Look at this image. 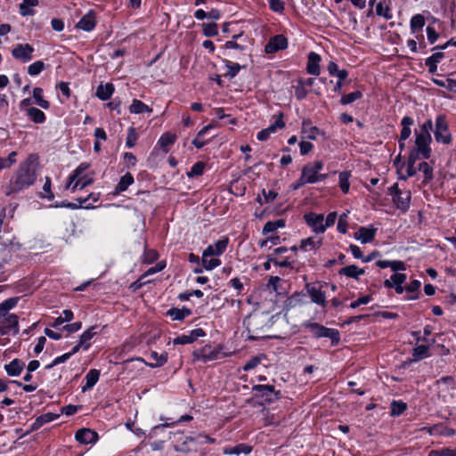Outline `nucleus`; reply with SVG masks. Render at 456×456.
<instances>
[{
    "label": "nucleus",
    "instance_id": "f257e3e1",
    "mask_svg": "<svg viewBox=\"0 0 456 456\" xmlns=\"http://www.w3.org/2000/svg\"><path fill=\"white\" fill-rule=\"evenodd\" d=\"M37 166L38 156L29 154L13 171L4 186V194L6 196L17 195L34 185L37 177Z\"/></svg>",
    "mask_w": 456,
    "mask_h": 456
},
{
    "label": "nucleus",
    "instance_id": "f03ea898",
    "mask_svg": "<svg viewBox=\"0 0 456 456\" xmlns=\"http://www.w3.org/2000/svg\"><path fill=\"white\" fill-rule=\"evenodd\" d=\"M302 327L308 330L315 338H330L332 345H337L340 340L339 332L336 329L327 328L320 323L311 321L304 322L302 323Z\"/></svg>",
    "mask_w": 456,
    "mask_h": 456
},
{
    "label": "nucleus",
    "instance_id": "7ed1b4c3",
    "mask_svg": "<svg viewBox=\"0 0 456 456\" xmlns=\"http://www.w3.org/2000/svg\"><path fill=\"white\" fill-rule=\"evenodd\" d=\"M323 169V163L321 160H316L305 165L301 172V182L307 183H316L327 178L326 174H322Z\"/></svg>",
    "mask_w": 456,
    "mask_h": 456
},
{
    "label": "nucleus",
    "instance_id": "20e7f679",
    "mask_svg": "<svg viewBox=\"0 0 456 456\" xmlns=\"http://www.w3.org/2000/svg\"><path fill=\"white\" fill-rule=\"evenodd\" d=\"M387 194L391 197L392 202L397 209L403 213L408 211L411 199L410 191H402L397 183H394L388 188Z\"/></svg>",
    "mask_w": 456,
    "mask_h": 456
},
{
    "label": "nucleus",
    "instance_id": "39448f33",
    "mask_svg": "<svg viewBox=\"0 0 456 456\" xmlns=\"http://www.w3.org/2000/svg\"><path fill=\"white\" fill-rule=\"evenodd\" d=\"M322 284L312 282L305 284V290L311 298V302L325 309L328 304L326 293L322 290Z\"/></svg>",
    "mask_w": 456,
    "mask_h": 456
},
{
    "label": "nucleus",
    "instance_id": "423d86ee",
    "mask_svg": "<svg viewBox=\"0 0 456 456\" xmlns=\"http://www.w3.org/2000/svg\"><path fill=\"white\" fill-rule=\"evenodd\" d=\"M434 134L436 141L439 143L450 144L452 142L449 126L444 115H438L436 117Z\"/></svg>",
    "mask_w": 456,
    "mask_h": 456
},
{
    "label": "nucleus",
    "instance_id": "0eeeda50",
    "mask_svg": "<svg viewBox=\"0 0 456 456\" xmlns=\"http://www.w3.org/2000/svg\"><path fill=\"white\" fill-rule=\"evenodd\" d=\"M431 134L415 131V148L420 151L422 159H429L431 154Z\"/></svg>",
    "mask_w": 456,
    "mask_h": 456
},
{
    "label": "nucleus",
    "instance_id": "6e6552de",
    "mask_svg": "<svg viewBox=\"0 0 456 456\" xmlns=\"http://www.w3.org/2000/svg\"><path fill=\"white\" fill-rule=\"evenodd\" d=\"M306 224L315 233H324L326 231L324 225V216L314 212L306 213L304 216Z\"/></svg>",
    "mask_w": 456,
    "mask_h": 456
},
{
    "label": "nucleus",
    "instance_id": "1a4fd4ad",
    "mask_svg": "<svg viewBox=\"0 0 456 456\" xmlns=\"http://www.w3.org/2000/svg\"><path fill=\"white\" fill-rule=\"evenodd\" d=\"M34 51V47L28 43L17 44L12 50V55L14 59L26 63L33 59Z\"/></svg>",
    "mask_w": 456,
    "mask_h": 456
},
{
    "label": "nucleus",
    "instance_id": "9d476101",
    "mask_svg": "<svg viewBox=\"0 0 456 456\" xmlns=\"http://www.w3.org/2000/svg\"><path fill=\"white\" fill-rule=\"evenodd\" d=\"M219 353L220 352L218 349L213 348L211 346L207 345L200 349L195 350L192 355L194 360L207 362L217 359Z\"/></svg>",
    "mask_w": 456,
    "mask_h": 456
},
{
    "label": "nucleus",
    "instance_id": "9b49d317",
    "mask_svg": "<svg viewBox=\"0 0 456 456\" xmlns=\"http://www.w3.org/2000/svg\"><path fill=\"white\" fill-rule=\"evenodd\" d=\"M59 417V414L53 412L41 414L40 416L36 418L35 421L30 425V428L26 432H24V434L21 435L20 437H24L29 435L30 433L38 430L45 424L50 423L57 419Z\"/></svg>",
    "mask_w": 456,
    "mask_h": 456
},
{
    "label": "nucleus",
    "instance_id": "f8f14e48",
    "mask_svg": "<svg viewBox=\"0 0 456 456\" xmlns=\"http://www.w3.org/2000/svg\"><path fill=\"white\" fill-rule=\"evenodd\" d=\"M75 439L81 444H93L97 442L99 436L91 428H82L75 433Z\"/></svg>",
    "mask_w": 456,
    "mask_h": 456
},
{
    "label": "nucleus",
    "instance_id": "ddd939ff",
    "mask_svg": "<svg viewBox=\"0 0 456 456\" xmlns=\"http://www.w3.org/2000/svg\"><path fill=\"white\" fill-rule=\"evenodd\" d=\"M228 244L229 239L227 237H223L214 244L208 245L203 250V252H205V256H216L218 258V256H222L225 252Z\"/></svg>",
    "mask_w": 456,
    "mask_h": 456
},
{
    "label": "nucleus",
    "instance_id": "4468645a",
    "mask_svg": "<svg viewBox=\"0 0 456 456\" xmlns=\"http://www.w3.org/2000/svg\"><path fill=\"white\" fill-rule=\"evenodd\" d=\"M407 276L405 273H395L390 279L386 280L384 285L386 288H394L395 292L399 295L403 294L404 288L403 284L406 281Z\"/></svg>",
    "mask_w": 456,
    "mask_h": 456
},
{
    "label": "nucleus",
    "instance_id": "2eb2a0df",
    "mask_svg": "<svg viewBox=\"0 0 456 456\" xmlns=\"http://www.w3.org/2000/svg\"><path fill=\"white\" fill-rule=\"evenodd\" d=\"M287 38L283 35H277L272 37L270 41L266 44L265 51L266 53H273L280 50L287 48Z\"/></svg>",
    "mask_w": 456,
    "mask_h": 456
},
{
    "label": "nucleus",
    "instance_id": "dca6fc26",
    "mask_svg": "<svg viewBox=\"0 0 456 456\" xmlns=\"http://www.w3.org/2000/svg\"><path fill=\"white\" fill-rule=\"evenodd\" d=\"M377 228H374L373 226H362L354 233V238L356 240H359L362 244H367L374 240Z\"/></svg>",
    "mask_w": 456,
    "mask_h": 456
},
{
    "label": "nucleus",
    "instance_id": "f3484780",
    "mask_svg": "<svg viewBox=\"0 0 456 456\" xmlns=\"http://www.w3.org/2000/svg\"><path fill=\"white\" fill-rule=\"evenodd\" d=\"M254 391L258 393L268 403H272L279 398V392L274 391V387L270 385H256L253 387Z\"/></svg>",
    "mask_w": 456,
    "mask_h": 456
},
{
    "label": "nucleus",
    "instance_id": "a211bd4d",
    "mask_svg": "<svg viewBox=\"0 0 456 456\" xmlns=\"http://www.w3.org/2000/svg\"><path fill=\"white\" fill-rule=\"evenodd\" d=\"M305 294L303 291H296L284 301V309L289 311L305 304Z\"/></svg>",
    "mask_w": 456,
    "mask_h": 456
},
{
    "label": "nucleus",
    "instance_id": "6ab92c4d",
    "mask_svg": "<svg viewBox=\"0 0 456 456\" xmlns=\"http://www.w3.org/2000/svg\"><path fill=\"white\" fill-rule=\"evenodd\" d=\"M321 56L314 53L310 52L307 57L306 71L313 76H319L321 72L320 62Z\"/></svg>",
    "mask_w": 456,
    "mask_h": 456
},
{
    "label": "nucleus",
    "instance_id": "aec40b11",
    "mask_svg": "<svg viewBox=\"0 0 456 456\" xmlns=\"http://www.w3.org/2000/svg\"><path fill=\"white\" fill-rule=\"evenodd\" d=\"M253 450V447L248 444H238L235 446H225L223 448V453L225 455L240 456L248 455Z\"/></svg>",
    "mask_w": 456,
    "mask_h": 456
},
{
    "label": "nucleus",
    "instance_id": "412c9836",
    "mask_svg": "<svg viewBox=\"0 0 456 456\" xmlns=\"http://www.w3.org/2000/svg\"><path fill=\"white\" fill-rule=\"evenodd\" d=\"M96 25L95 15L93 11L85 14L77 23V28L84 31H92Z\"/></svg>",
    "mask_w": 456,
    "mask_h": 456
},
{
    "label": "nucleus",
    "instance_id": "4be33fe9",
    "mask_svg": "<svg viewBox=\"0 0 456 456\" xmlns=\"http://www.w3.org/2000/svg\"><path fill=\"white\" fill-rule=\"evenodd\" d=\"M78 201V204L73 203V202H67V205H64V208H70V209H77L79 208H90L93 207V202L97 201V198L94 196L93 193L89 194L86 198L79 197L77 200Z\"/></svg>",
    "mask_w": 456,
    "mask_h": 456
},
{
    "label": "nucleus",
    "instance_id": "5701e85b",
    "mask_svg": "<svg viewBox=\"0 0 456 456\" xmlns=\"http://www.w3.org/2000/svg\"><path fill=\"white\" fill-rule=\"evenodd\" d=\"M24 367V362L20 359L15 358L4 365V370L9 377H18L21 374Z\"/></svg>",
    "mask_w": 456,
    "mask_h": 456
},
{
    "label": "nucleus",
    "instance_id": "b1692460",
    "mask_svg": "<svg viewBox=\"0 0 456 456\" xmlns=\"http://www.w3.org/2000/svg\"><path fill=\"white\" fill-rule=\"evenodd\" d=\"M39 4V0H22L19 4V12L22 17L33 16L36 14V11L33 7Z\"/></svg>",
    "mask_w": 456,
    "mask_h": 456
},
{
    "label": "nucleus",
    "instance_id": "393cba45",
    "mask_svg": "<svg viewBox=\"0 0 456 456\" xmlns=\"http://www.w3.org/2000/svg\"><path fill=\"white\" fill-rule=\"evenodd\" d=\"M150 362L147 363L151 368H157L163 366L167 362V354H159L156 351H151L149 354Z\"/></svg>",
    "mask_w": 456,
    "mask_h": 456
},
{
    "label": "nucleus",
    "instance_id": "a878e982",
    "mask_svg": "<svg viewBox=\"0 0 456 456\" xmlns=\"http://www.w3.org/2000/svg\"><path fill=\"white\" fill-rule=\"evenodd\" d=\"M99 377H100V370H98L96 369L90 370L85 377L86 384H85V386L82 387V391L86 392L87 390L92 389L95 386V384L98 382Z\"/></svg>",
    "mask_w": 456,
    "mask_h": 456
},
{
    "label": "nucleus",
    "instance_id": "bb28decb",
    "mask_svg": "<svg viewBox=\"0 0 456 456\" xmlns=\"http://www.w3.org/2000/svg\"><path fill=\"white\" fill-rule=\"evenodd\" d=\"M425 26V18L422 14H415L411 17L410 21V28L412 34H416V37L418 38V34L422 32V28Z\"/></svg>",
    "mask_w": 456,
    "mask_h": 456
},
{
    "label": "nucleus",
    "instance_id": "cd10ccee",
    "mask_svg": "<svg viewBox=\"0 0 456 456\" xmlns=\"http://www.w3.org/2000/svg\"><path fill=\"white\" fill-rule=\"evenodd\" d=\"M97 326H92L86 330L79 337L80 345H83L84 350H88L91 343L90 340L97 334Z\"/></svg>",
    "mask_w": 456,
    "mask_h": 456
},
{
    "label": "nucleus",
    "instance_id": "c85d7f7f",
    "mask_svg": "<svg viewBox=\"0 0 456 456\" xmlns=\"http://www.w3.org/2000/svg\"><path fill=\"white\" fill-rule=\"evenodd\" d=\"M26 113L30 120L36 124H43L46 120L45 112L36 107L27 108Z\"/></svg>",
    "mask_w": 456,
    "mask_h": 456
},
{
    "label": "nucleus",
    "instance_id": "c756f323",
    "mask_svg": "<svg viewBox=\"0 0 456 456\" xmlns=\"http://www.w3.org/2000/svg\"><path fill=\"white\" fill-rule=\"evenodd\" d=\"M191 314V311L189 308H171L167 310V315L169 316L173 321H183L186 317Z\"/></svg>",
    "mask_w": 456,
    "mask_h": 456
},
{
    "label": "nucleus",
    "instance_id": "7c9ffc66",
    "mask_svg": "<svg viewBox=\"0 0 456 456\" xmlns=\"http://www.w3.org/2000/svg\"><path fill=\"white\" fill-rule=\"evenodd\" d=\"M444 54L442 52L433 53L426 59L425 65L428 67L429 73H435L437 70V64L444 59Z\"/></svg>",
    "mask_w": 456,
    "mask_h": 456
},
{
    "label": "nucleus",
    "instance_id": "2f4dec72",
    "mask_svg": "<svg viewBox=\"0 0 456 456\" xmlns=\"http://www.w3.org/2000/svg\"><path fill=\"white\" fill-rule=\"evenodd\" d=\"M364 270L357 267L354 265H347L339 270L338 273L340 275H345L348 278H353L358 280L359 277L364 274Z\"/></svg>",
    "mask_w": 456,
    "mask_h": 456
},
{
    "label": "nucleus",
    "instance_id": "473e14b6",
    "mask_svg": "<svg viewBox=\"0 0 456 456\" xmlns=\"http://www.w3.org/2000/svg\"><path fill=\"white\" fill-rule=\"evenodd\" d=\"M302 134L303 137L308 140H315L319 134V129L316 126H312V123L308 120H304L302 123Z\"/></svg>",
    "mask_w": 456,
    "mask_h": 456
},
{
    "label": "nucleus",
    "instance_id": "72a5a7b5",
    "mask_svg": "<svg viewBox=\"0 0 456 456\" xmlns=\"http://www.w3.org/2000/svg\"><path fill=\"white\" fill-rule=\"evenodd\" d=\"M322 244V239L316 240L315 238L310 237L301 240L300 249L307 252L319 248Z\"/></svg>",
    "mask_w": 456,
    "mask_h": 456
},
{
    "label": "nucleus",
    "instance_id": "f704fd0d",
    "mask_svg": "<svg viewBox=\"0 0 456 456\" xmlns=\"http://www.w3.org/2000/svg\"><path fill=\"white\" fill-rule=\"evenodd\" d=\"M114 92V86L111 83H107L106 85L101 84L96 90L95 95L102 100L106 101L110 98Z\"/></svg>",
    "mask_w": 456,
    "mask_h": 456
},
{
    "label": "nucleus",
    "instance_id": "c9c22d12",
    "mask_svg": "<svg viewBox=\"0 0 456 456\" xmlns=\"http://www.w3.org/2000/svg\"><path fill=\"white\" fill-rule=\"evenodd\" d=\"M134 182V176L129 172H126L120 177L118 184L116 185V194L126 191L128 186L133 184Z\"/></svg>",
    "mask_w": 456,
    "mask_h": 456
},
{
    "label": "nucleus",
    "instance_id": "e433bc0d",
    "mask_svg": "<svg viewBox=\"0 0 456 456\" xmlns=\"http://www.w3.org/2000/svg\"><path fill=\"white\" fill-rule=\"evenodd\" d=\"M201 264L205 270L211 271L221 265V260L216 256H205V252H202Z\"/></svg>",
    "mask_w": 456,
    "mask_h": 456
},
{
    "label": "nucleus",
    "instance_id": "4c0bfd02",
    "mask_svg": "<svg viewBox=\"0 0 456 456\" xmlns=\"http://www.w3.org/2000/svg\"><path fill=\"white\" fill-rule=\"evenodd\" d=\"M43 93L44 90L41 87H35L33 89V98L37 105H38L42 109L48 110L51 104L47 100L44 99Z\"/></svg>",
    "mask_w": 456,
    "mask_h": 456
},
{
    "label": "nucleus",
    "instance_id": "58836bf2",
    "mask_svg": "<svg viewBox=\"0 0 456 456\" xmlns=\"http://www.w3.org/2000/svg\"><path fill=\"white\" fill-rule=\"evenodd\" d=\"M130 112L134 114L149 113L152 112V109L146 105L144 102L139 100H134L129 107Z\"/></svg>",
    "mask_w": 456,
    "mask_h": 456
},
{
    "label": "nucleus",
    "instance_id": "ea45409f",
    "mask_svg": "<svg viewBox=\"0 0 456 456\" xmlns=\"http://www.w3.org/2000/svg\"><path fill=\"white\" fill-rule=\"evenodd\" d=\"M89 167V165L87 163H81L79 166H77L73 172L69 175L68 177V183L67 188H69L71 184L74 183L75 179L77 177H80L82 175H85V171Z\"/></svg>",
    "mask_w": 456,
    "mask_h": 456
},
{
    "label": "nucleus",
    "instance_id": "a19ab883",
    "mask_svg": "<svg viewBox=\"0 0 456 456\" xmlns=\"http://www.w3.org/2000/svg\"><path fill=\"white\" fill-rule=\"evenodd\" d=\"M283 227H285V221L283 219L269 221L264 225L262 233L264 235H266L268 233L273 232L277 231L278 229L283 228Z\"/></svg>",
    "mask_w": 456,
    "mask_h": 456
},
{
    "label": "nucleus",
    "instance_id": "79ce46f5",
    "mask_svg": "<svg viewBox=\"0 0 456 456\" xmlns=\"http://www.w3.org/2000/svg\"><path fill=\"white\" fill-rule=\"evenodd\" d=\"M327 69L330 76L337 77L339 80H344L348 76V72L346 69H339L338 64L333 61L328 64Z\"/></svg>",
    "mask_w": 456,
    "mask_h": 456
},
{
    "label": "nucleus",
    "instance_id": "37998d69",
    "mask_svg": "<svg viewBox=\"0 0 456 456\" xmlns=\"http://www.w3.org/2000/svg\"><path fill=\"white\" fill-rule=\"evenodd\" d=\"M93 183V178L87 176V175H82L80 177H77L75 179L74 183L71 184V186L69 188L71 190V191H75L77 190H82L87 185L91 184Z\"/></svg>",
    "mask_w": 456,
    "mask_h": 456
},
{
    "label": "nucleus",
    "instance_id": "c03bdc74",
    "mask_svg": "<svg viewBox=\"0 0 456 456\" xmlns=\"http://www.w3.org/2000/svg\"><path fill=\"white\" fill-rule=\"evenodd\" d=\"M176 140L175 134L171 133H164L158 141V145L162 148L166 152L167 151V148L170 145H173Z\"/></svg>",
    "mask_w": 456,
    "mask_h": 456
},
{
    "label": "nucleus",
    "instance_id": "a18cd8bd",
    "mask_svg": "<svg viewBox=\"0 0 456 456\" xmlns=\"http://www.w3.org/2000/svg\"><path fill=\"white\" fill-rule=\"evenodd\" d=\"M413 361L417 362L429 356V346L425 345H419L413 348L412 352Z\"/></svg>",
    "mask_w": 456,
    "mask_h": 456
},
{
    "label": "nucleus",
    "instance_id": "49530a36",
    "mask_svg": "<svg viewBox=\"0 0 456 456\" xmlns=\"http://www.w3.org/2000/svg\"><path fill=\"white\" fill-rule=\"evenodd\" d=\"M350 177H351V173L348 171L340 172L338 175V184H339L341 191L345 194L348 193V191H349Z\"/></svg>",
    "mask_w": 456,
    "mask_h": 456
},
{
    "label": "nucleus",
    "instance_id": "de8ad7c7",
    "mask_svg": "<svg viewBox=\"0 0 456 456\" xmlns=\"http://www.w3.org/2000/svg\"><path fill=\"white\" fill-rule=\"evenodd\" d=\"M4 323L13 330V335L19 333V318L14 314H5Z\"/></svg>",
    "mask_w": 456,
    "mask_h": 456
},
{
    "label": "nucleus",
    "instance_id": "09e8293b",
    "mask_svg": "<svg viewBox=\"0 0 456 456\" xmlns=\"http://www.w3.org/2000/svg\"><path fill=\"white\" fill-rule=\"evenodd\" d=\"M17 151H12L7 158H0V171L10 168L17 162Z\"/></svg>",
    "mask_w": 456,
    "mask_h": 456
},
{
    "label": "nucleus",
    "instance_id": "8fccbe9b",
    "mask_svg": "<svg viewBox=\"0 0 456 456\" xmlns=\"http://www.w3.org/2000/svg\"><path fill=\"white\" fill-rule=\"evenodd\" d=\"M52 180L50 177H45V182L43 185L44 192L39 193V198L47 199L48 200H53L54 199V194L51 190Z\"/></svg>",
    "mask_w": 456,
    "mask_h": 456
},
{
    "label": "nucleus",
    "instance_id": "3c124183",
    "mask_svg": "<svg viewBox=\"0 0 456 456\" xmlns=\"http://www.w3.org/2000/svg\"><path fill=\"white\" fill-rule=\"evenodd\" d=\"M418 171H421L424 174L425 183H428L433 179V167L428 162L419 163Z\"/></svg>",
    "mask_w": 456,
    "mask_h": 456
},
{
    "label": "nucleus",
    "instance_id": "603ef678",
    "mask_svg": "<svg viewBox=\"0 0 456 456\" xmlns=\"http://www.w3.org/2000/svg\"><path fill=\"white\" fill-rule=\"evenodd\" d=\"M362 97V93L361 91H354L345 94L340 99V103L343 105L351 104L354 102L361 99Z\"/></svg>",
    "mask_w": 456,
    "mask_h": 456
},
{
    "label": "nucleus",
    "instance_id": "864d4df0",
    "mask_svg": "<svg viewBox=\"0 0 456 456\" xmlns=\"http://www.w3.org/2000/svg\"><path fill=\"white\" fill-rule=\"evenodd\" d=\"M285 127V122L283 120V113H280L276 118V120L266 127V130L269 134H275L279 129H282Z\"/></svg>",
    "mask_w": 456,
    "mask_h": 456
},
{
    "label": "nucleus",
    "instance_id": "5fc2aeb1",
    "mask_svg": "<svg viewBox=\"0 0 456 456\" xmlns=\"http://www.w3.org/2000/svg\"><path fill=\"white\" fill-rule=\"evenodd\" d=\"M45 69V64L43 61H37L28 67V73L36 77L38 76Z\"/></svg>",
    "mask_w": 456,
    "mask_h": 456
},
{
    "label": "nucleus",
    "instance_id": "6e6d98bb",
    "mask_svg": "<svg viewBox=\"0 0 456 456\" xmlns=\"http://www.w3.org/2000/svg\"><path fill=\"white\" fill-rule=\"evenodd\" d=\"M376 13L386 20H391L393 18L390 8L387 5H384L381 2L376 5Z\"/></svg>",
    "mask_w": 456,
    "mask_h": 456
},
{
    "label": "nucleus",
    "instance_id": "4d7b16f0",
    "mask_svg": "<svg viewBox=\"0 0 456 456\" xmlns=\"http://www.w3.org/2000/svg\"><path fill=\"white\" fill-rule=\"evenodd\" d=\"M225 68L227 69V76L233 78L238 75L241 69V66L239 63L232 62L231 61H224Z\"/></svg>",
    "mask_w": 456,
    "mask_h": 456
},
{
    "label": "nucleus",
    "instance_id": "13d9d810",
    "mask_svg": "<svg viewBox=\"0 0 456 456\" xmlns=\"http://www.w3.org/2000/svg\"><path fill=\"white\" fill-rule=\"evenodd\" d=\"M348 215H349V211L344 212L343 214H341L339 216V218H338L337 229H338V232L342 233V234H345L347 232V227H348L347 217H348Z\"/></svg>",
    "mask_w": 456,
    "mask_h": 456
},
{
    "label": "nucleus",
    "instance_id": "bf43d9fd",
    "mask_svg": "<svg viewBox=\"0 0 456 456\" xmlns=\"http://www.w3.org/2000/svg\"><path fill=\"white\" fill-rule=\"evenodd\" d=\"M390 408L392 416H399L406 410L407 406L401 401H393Z\"/></svg>",
    "mask_w": 456,
    "mask_h": 456
},
{
    "label": "nucleus",
    "instance_id": "052dcab7",
    "mask_svg": "<svg viewBox=\"0 0 456 456\" xmlns=\"http://www.w3.org/2000/svg\"><path fill=\"white\" fill-rule=\"evenodd\" d=\"M203 34L206 37H215L218 34V26L216 23H203L202 24Z\"/></svg>",
    "mask_w": 456,
    "mask_h": 456
},
{
    "label": "nucleus",
    "instance_id": "680f3d73",
    "mask_svg": "<svg viewBox=\"0 0 456 456\" xmlns=\"http://www.w3.org/2000/svg\"><path fill=\"white\" fill-rule=\"evenodd\" d=\"M19 300L20 297H9L3 301L2 303H0V308L4 310L5 314H7L8 311L12 310L17 305Z\"/></svg>",
    "mask_w": 456,
    "mask_h": 456
},
{
    "label": "nucleus",
    "instance_id": "e2e57ef3",
    "mask_svg": "<svg viewBox=\"0 0 456 456\" xmlns=\"http://www.w3.org/2000/svg\"><path fill=\"white\" fill-rule=\"evenodd\" d=\"M137 138H138V136H137L134 127L130 126L128 128V132H127L126 146L127 148H133L136 143Z\"/></svg>",
    "mask_w": 456,
    "mask_h": 456
},
{
    "label": "nucleus",
    "instance_id": "0e129e2a",
    "mask_svg": "<svg viewBox=\"0 0 456 456\" xmlns=\"http://www.w3.org/2000/svg\"><path fill=\"white\" fill-rule=\"evenodd\" d=\"M205 170V164L201 161L196 162L188 172V176L201 175Z\"/></svg>",
    "mask_w": 456,
    "mask_h": 456
},
{
    "label": "nucleus",
    "instance_id": "69168bd1",
    "mask_svg": "<svg viewBox=\"0 0 456 456\" xmlns=\"http://www.w3.org/2000/svg\"><path fill=\"white\" fill-rule=\"evenodd\" d=\"M70 357H71V354H69V353H65L60 356H57L56 358L53 359V361L50 364L45 366V369L50 370V369L53 368L54 366H57L61 363L67 362Z\"/></svg>",
    "mask_w": 456,
    "mask_h": 456
},
{
    "label": "nucleus",
    "instance_id": "338daca9",
    "mask_svg": "<svg viewBox=\"0 0 456 456\" xmlns=\"http://www.w3.org/2000/svg\"><path fill=\"white\" fill-rule=\"evenodd\" d=\"M56 89L59 90L66 99H69L71 96V90L69 88V83L61 81L56 85Z\"/></svg>",
    "mask_w": 456,
    "mask_h": 456
},
{
    "label": "nucleus",
    "instance_id": "774afa93",
    "mask_svg": "<svg viewBox=\"0 0 456 456\" xmlns=\"http://www.w3.org/2000/svg\"><path fill=\"white\" fill-rule=\"evenodd\" d=\"M270 9L277 13H282L284 11V2L282 0H270Z\"/></svg>",
    "mask_w": 456,
    "mask_h": 456
}]
</instances>
